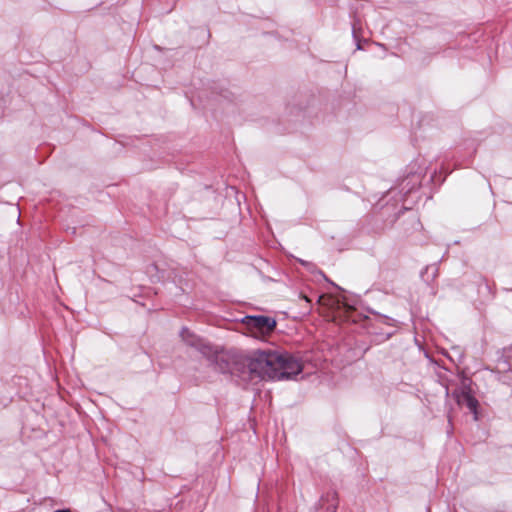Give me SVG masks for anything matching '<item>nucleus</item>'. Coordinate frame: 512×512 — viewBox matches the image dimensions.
I'll use <instances>...</instances> for the list:
<instances>
[{"mask_svg": "<svg viewBox=\"0 0 512 512\" xmlns=\"http://www.w3.org/2000/svg\"><path fill=\"white\" fill-rule=\"evenodd\" d=\"M254 378L262 380L292 379L300 374L303 366L289 353L274 350H256L252 352Z\"/></svg>", "mask_w": 512, "mask_h": 512, "instance_id": "f257e3e1", "label": "nucleus"}, {"mask_svg": "<svg viewBox=\"0 0 512 512\" xmlns=\"http://www.w3.org/2000/svg\"><path fill=\"white\" fill-rule=\"evenodd\" d=\"M209 363L214 370L222 374H230L243 381L254 378L252 353L244 355L236 351H224L216 348Z\"/></svg>", "mask_w": 512, "mask_h": 512, "instance_id": "f03ea898", "label": "nucleus"}, {"mask_svg": "<svg viewBox=\"0 0 512 512\" xmlns=\"http://www.w3.org/2000/svg\"><path fill=\"white\" fill-rule=\"evenodd\" d=\"M243 324L252 332L269 334L276 328V320L264 315H248L243 318Z\"/></svg>", "mask_w": 512, "mask_h": 512, "instance_id": "7ed1b4c3", "label": "nucleus"}, {"mask_svg": "<svg viewBox=\"0 0 512 512\" xmlns=\"http://www.w3.org/2000/svg\"><path fill=\"white\" fill-rule=\"evenodd\" d=\"M180 336L182 340L189 346L195 348L199 351L208 361H210L213 353L216 350V347L211 344L205 342L200 337L196 336L193 332H191L188 328H182L180 332Z\"/></svg>", "mask_w": 512, "mask_h": 512, "instance_id": "20e7f679", "label": "nucleus"}, {"mask_svg": "<svg viewBox=\"0 0 512 512\" xmlns=\"http://www.w3.org/2000/svg\"><path fill=\"white\" fill-rule=\"evenodd\" d=\"M456 402L460 406H465L473 415L474 419L478 420V400L472 395L470 387L463 386L460 391L453 393Z\"/></svg>", "mask_w": 512, "mask_h": 512, "instance_id": "39448f33", "label": "nucleus"}, {"mask_svg": "<svg viewBox=\"0 0 512 512\" xmlns=\"http://www.w3.org/2000/svg\"><path fill=\"white\" fill-rule=\"evenodd\" d=\"M321 500L322 501H329V500H331L332 504L327 507V512H336L337 507H338L337 493L336 492L327 493L325 496L322 497Z\"/></svg>", "mask_w": 512, "mask_h": 512, "instance_id": "423d86ee", "label": "nucleus"}, {"mask_svg": "<svg viewBox=\"0 0 512 512\" xmlns=\"http://www.w3.org/2000/svg\"><path fill=\"white\" fill-rule=\"evenodd\" d=\"M298 262L304 266L307 270L311 271V272H314V270L316 269V266L314 263L312 262H309V261H305V260H302V259H298Z\"/></svg>", "mask_w": 512, "mask_h": 512, "instance_id": "0eeeda50", "label": "nucleus"}, {"mask_svg": "<svg viewBox=\"0 0 512 512\" xmlns=\"http://www.w3.org/2000/svg\"><path fill=\"white\" fill-rule=\"evenodd\" d=\"M357 22L354 21L353 25H352V28H353V37L355 39V41L357 42V49H361V46H360V39L357 35Z\"/></svg>", "mask_w": 512, "mask_h": 512, "instance_id": "6e6552de", "label": "nucleus"}, {"mask_svg": "<svg viewBox=\"0 0 512 512\" xmlns=\"http://www.w3.org/2000/svg\"><path fill=\"white\" fill-rule=\"evenodd\" d=\"M54 512H71L69 509H63V510H56Z\"/></svg>", "mask_w": 512, "mask_h": 512, "instance_id": "1a4fd4ad", "label": "nucleus"}]
</instances>
